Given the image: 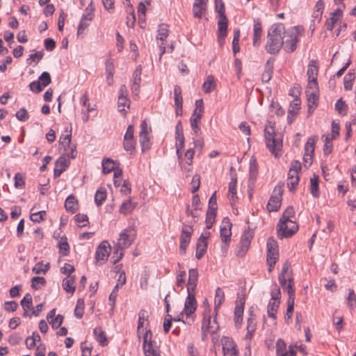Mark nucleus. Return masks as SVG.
I'll list each match as a JSON object with an SVG mask.
<instances>
[{"label":"nucleus","mask_w":356,"mask_h":356,"mask_svg":"<svg viewBox=\"0 0 356 356\" xmlns=\"http://www.w3.org/2000/svg\"><path fill=\"white\" fill-rule=\"evenodd\" d=\"M298 37L297 27L286 31L282 24H275L268 31L266 50L270 54H276L284 47L286 52H293L296 49Z\"/></svg>","instance_id":"f257e3e1"},{"label":"nucleus","mask_w":356,"mask_h":356,"mask_svg":"<svg viewBox=\"0 0 356 356\" xmlns=\"http://www.w3.org/2000/svg\"><path fill=\"white\" fill-rule=\"evenodd\" d=\"M264 136L267 148L275 157L278 158L282 147V142L276 138L273 127L269 125L265 127Z\"/></svg>","instance_id":"f03ea898"},{"label":"nucleus","mask_w":356,"mask_h":356,"mask_svg":"<svg viewBox=\"0 0 356 356\" xmlns=\"http://www.w3.org/2000/svg\"><path fill=\"white\" fill-rule=\"evenodd\" d=\"M134 240V232L132 229H127L120 234V238L117 243L118 249L114 252V254L118 253V249H120L121 251L117 258L114 260V264H116L121 259L122 257L123 256L122 250L129 247Z\"/></svg>","instance_id":"7ed1b4c3"},{"label":"nucleus","mask_w":356,"mask_h":356,"mask_svg":"<svg viewBox=\"0 0 356 356\" xmlns=\"http://www.w3.org/2000/svg\"><path fill=\"white\" fill-rule=\"evenodd\" d=\"M143 339V348L145 356H160L159 347L156 342L152 340V332L150 330L145 332Z\"/></svg>","instance_id":"20e7f679"},{"label":"nucleus","mask_w":356,"mask_h":356,"mask_svg":"<svg viewBox=\"0 0 356 356\" xmlns=\"http://www.w3.org/2000/svg\"><path fill=\"white\" fill-rule=\"evenodd\" d=\"M279 258L278 245L277 242L272 238L267 241L266 261L268 266V271L271 272Z\"/></svg>","instance_id":"39448f33"},{"label":"nucleus","mask_w":356,"mask_h":356,"mask_svg":"<svg viewBox=\"0 0 356 356\" xmlns=\"http://www.w3.org/2000/svg\"><path fill=\"white\" fill-rule=\"evenodd\" d=\"M298 229V226L293 220H280L277 225V235L280 238H289L292 236Z\"/></svg>","instance_id":"423d86ee"},{"label":"nucleus","mask_w":356,"mask_h":356,"mask_svg":"<svg viewBox=\"0 0 356 356\" xmlns=\"http://www.w3.org/2000/svg\"><path fill=\"white\" fill-rule=\"evenodd\" d=\"M284 192L282 185H277L271 195L267 204V209L270 211H277L282 203V194Z\"/></svg>","instance_id":"0eeeda50"},{"label":"nucleus","mask_w":356,"mask_h":356,"mask_svg":"<svg viewBox=\"0 0 356 356\" xmlns=\"http://www.w3.org/2000/svg\"><path fill=\"white\" fill-rule=\"evenodd\" d=\"M280 290L275 286L274 289L271 291V299L268 305V316L273 318L276 319V313L280 305Z\"/></svg>","instance_id":"6e6552de"},{"label":"nucleus","mask_w":356,"mask_h":356,"mask_svg":"<svg viewBox=\"0 0 356 356\" xmlns=\"http://www.w3.org/2000/svg\"><path fill=\"white\" fill-rule=\"evenodd\" d=\"M193 229V227L188 225L184 224L180 236V252L182 254L186 253V248L191 241V236Z\"/></svg>","instance_id":"1a4fd4ad"},{"label":"nucleus","mask_w":356,"mask_h":356,"mask_svg":"<svg viewBox=\"0 0 356 356\" xmlns=\"http://www.w3.org/2000/svg\"><path fill=\"white\" fill-rule=\"evenodd\" d=\"M139 142L143 152L148 151L151 148L152 143L149 137V131L146 120H143L140 124L139 133Z\"/></svg>","instance_id":"9d476101"},{"label":"nucleus","mask_w":356,"mask_h":356,"mask_svg":"<svg viewBox=\"0 0 356 356\" xmlns=\"http://www.w3.org/2000/svg\"><path fill=\"white\" fill-rule=\"evenodd\" d=\"M111 246L107 241H103L98 246L95 253V260L97 265L104 264L108 259Z\"/></svg>","instance_id":"9b49d317"},{"label":"nucleus","mask_w":356,"mask_h":356,"mask_svg":"<svg viewBox=\"0 0 356 356\" xmlns=\"http://www.w3.org/2000/svg\"><path fill=\"white\" fill-rule=\"evenodd\" d=\"M317 140V136L309 138L305 145V154L303 157L304 165L305 167L310 166L313 160V154L315 149V144Z\"/></svg>","instance_id":"f8f14e48"},{"label":"nucleus","mask_w":356,"mask_h":356,"mask_svg":"<svg viewBox=\"0 0 356 356\" xmlns=\"http://www.w3.org/2000/svg\"><path fill=\"white\" fill-rule=\"evenodd\" d=\"M203 305L204 307V310L203 313L204 318L202 325V340H204L206 338V331L209 330V328L210 320L211 318V309L207 300L204 301Z\"/></svg>","instance_id":"ddd939ff"},{"label":"nucleus","mask_w":356,"mask_h":356,"mask_svg":"<svg viewBox=\"0 0 356 356\" xmlns=\"http://www.w3.org/2000/svg\"><path fill=\"white\" fill-rule=\"evenodd\" d=\"M222 350L224 356H238V352L234 341L229 337H223Z\"/></svg>","instance_id":"4468645a"},{"label":"nucleus","mask_w":356,"mask_h":356,"mask_svg":"<svg viewBox=\"0 0 356 356\" xmlns=\"http://www.w3.org/2000/svg\"><path fill=\"white\" fill-rule=\"evenodd\" d=\"M149 313L147 311L142 309L140 311L138 314V323L137 327V335L138 338H140V334L144 332V330H149L147 327L149 326Z\"/></svg>","instance_id":"2eb2a0df"},{"label":"nucleus","mask_w":356,"mask_h":356,"mask_svg":"<svg viewBox=\"0 0 356 356\" xmlns=\"http://www.w3.org/2000/svg\"><path fill=\"white\" fill-rule=\"evenodd\" d=\"M228 19L226 16L220 17L218 22V40L220 45L225 42V38L227 36Z\"/></svg>","instance_id":"dca6fc26"},{"label":"nucleus","mask_w":356,"mask_h":356,"mask_svg":"<svg viewBox=\"0 0 356 356\" xmlns=\"http://www.w3.org/2000/svg\"><path fill=\"white\" fill-rule=\"evenodd\" d=\"M168 35L169 30L168 26L166 24H161L159 26L158 34L156 36V40L158 41H161V43L159 44V47L161 50L160 58H161L162 55L165 52V47L164 42L165 41V39L168 38Z\"/></svg>","instance_id":"f3484780"},{"label":"nucleus","mask_w":356,"mask_h":356,"mask_svg":"<svg viewBox=\"0 0 356 356\" xmlns=\"http://www.w3.org/2000/svg\"><path fill=\"white\" fill-rule=\"evenodd\" d=\"M65 134H62L59 138L60 149L63 150V155H65L69 149L73 145L71 143L72 141V128L68 129L67 128L65 130Z\"/></svg>","instance_id":"a211bd4d"},{"label":"nucleus","mask_w":356,"mask_h":356,"mask_svg":"<svg viewBox=\"0 0 356 356\" xmlns=\"http://www.w3.org/2000/svg\"><path fill=\"white\" fill-rule=\"evenodd\" d=\"M293 280L290 279L287 286L289 300L287 302L286 315L289 318L291 317L295 302V289L293 288Z\"/></svg>","instance_id":"6ab92c4d"},{"label":"nucleus","mask_w":356,"mask_h":356,"mask_svg":"<svg viewBox=\"0 0 356 356\" xmlns=\"http://www.w3.org/2000/svg\"><path fill=\"white\" fill-rule=\"evenodd\" d=\"M70 165V159L65 156H60L55 163L54 175L59 177L60 175Z\"/></svg>","instance_id":"aec40b11"},{"label":"nucleus","mask_w":356,"mask_h":356,"mask_svg":"<svg viewBox=\"0 0 356 356\" xmlns=\"http://www.w3.org/2000/svg\"><path fill=\"white\" fill-rule=\"evenodd\" d=\"M195 291H188V297L184 305V312L187 316L194 313L197 308V303L195 298Z\"/></svg>","instance_id":"412c9836"},{"label":"nucleus","mask_w":356,"mask_h":356,"mask_svg":"<svg viewBox=\"0 0 356 356\" xmlns=\"http://www.w3.org/2000/svg\"><path fill=\"white\" fill-rule=\"evenodd\" d=\"M208 0H195L193 5V14L196 18H201L206 10Z\"/></svg>","instance_id":"4be33fe9"},{"label":"nucleus","mask_w":356,"mask_h":356,"mask_svg":"<svg viewBox=\"0 0 356 356\" xmlns=\"http://www.w3.org/2000/svg\"><path fill=\"white\" fill-rule=\"evenodd\" d=\"M188 280L187 283V291H195L198 279V272L196 268H191L188 271Z\"/></svg>","instance_id":"5701e85b"},{"label":"nucleus","mask_w":356,"mask_h":356,"mask_svg":"<svg viewBox=\"0 0 356 356\" xmlns=\"http://www.w3.org/2000/svg\"><path fill=\"white\" fill-rule=\"evenodd\" d=\"M231 227L232 224L229 222H223L222 225L220 227V238L222 241L225 244L228 243L231 240Z\"/></svg>","instance_id":"b1692460"},{"label":"nucleus","mask_w":356,"mask_h":356,"mask_svg":"<svg viewBox=\"0 0 356 356\" xmlns=\"http://www.w3.org/2000/svg\"><path fill=\"white\" fill-rule=\"evenodd\" d=\"M262 33L261 23L259 19L254 20V35H253V45L259 46L261 41Z\"/></svg>","instance_id":"393cba45"},{"label":"nucleus","mask_w":356,"mask_h":356,"mask_svg":"<svg viewBox=\"0 0 356 356\" xmlns=\"http://www.w3.org/2000/svg\"><path fill=\"white\" fill-rule=\"evenodd\" d=\"M225 300V293L222 289L220 287H218L216 290L215 295V301H214V312L216 316L218 314V312Z\"/></svg>","instance_id":"a878e982"},{"label":"nucleus","mask_w":356,"mask_h":356,"mask_svg":"<svg viewBox=\"0 0 356 356\" xmlns=\"http://www.w3.org/2000/svg\"><path fill=\"white\" fill-rule=\"evenodd\" d=\"M75 276H67L66 278H64L63 280V289L70 293H74L75 291Z\"/></svg>","instance_id":"bb28decb"},{"label":"nucleus","mask_w":356,"mask_h":356,"mask_svg":"<svg viewBox=\"0 0 356 356\" xmlns=\"http://www.w3.org/2000/svg\"><path fill=\"white\" fill-rule=\"evenodd\" d=\"M318 92H306V95L307 97L308 102V111L311 112V110H314L318 105Z\"/></svg>","instance_id":"cd10ccee"},{"label":"nucleus","mask_w":356,"mask_h":356,"mask_svg":"<svg viewBox=\"0 0 356 356\" xmlns=\"http://www.w3.org/2000/svg\"><path fill=\"white\" fill-rule=\"evenodd\" d=\"M237 184V177L236 175H233L232 177L231 181L229 183V190H228V197L230 201L234 202L236 198V186Z\"/></svg>","instance_id":"c85d7f7f"},{"label":"nucleus","mask_w":356,"mask_h":356,"mask_svg":"<svg viewBox=\"0 0 356 356\" xmlns=\"http://www.w3.org/2000/svg\"><path fill=\"white\" fill-rule=\"evenodd\" d=\"M216 87V83L213 76L209 75L202 85L204 92L206 93H210L212 90H215Z\"/></svg>","instance_id":"c756f323"},{"label":"nucleus","mask_w":356,"mask_h":356,"mask_svg":"<svg viewBox=\"0 0 356 356\" xmlns=\"http://www.w3.org/2000/svg\"><path fill=\"white\" fill-rule=\"evenodd\" d=\"M65 207L67 211L74 213L78 209V202L73 195H70L65 200Z\"/></svg>","instance_id":"7c9ffc66"},{"label":"nucleus","mask_w":356,"mask_h":356,"mask_svg":"<svg viewBox=\"0 0 356 356\" xmlns=\"http://www.w3.org/2000/svg\"><path fill=\"white\" fill-rule=\"evenodd\" d=\"M96 340L99 343L100 345L104 346L107 344V338L105 332L102 330V327H95L93 330Z\"/></svg>","instance_id":"2f4dec72"},{"label":"nucleus","mask_w":356,"mask_h":356,"mask_svg":"<svg viewBox=\"0 0 356 356\" xmlns=\"http://www.w3.org/2000/svg\"><path fill=\"white\" fill-rule=\"evenodd\" d=\"M273 71V65L270 60H268L265 65V70L261 75V80L263 82H268L271 77Z\"/></svg>","instance_id":"473e14b6"},{"label":"nucleus","mask_w":356,"mask_h":356,"mask_svg":"<svg viewBox=\"0 0 356 356\" xmlns=\"http://www.w3.org/2000/svg\"><path fill=\"white\" fill-rule=\"evenodd\" d=\"M301 169V163L298 161H293L288 174V179L299 177L298 173Z\"/></svg>","instance_id":"72a5a7b5"},{"label":"nucleus","mask_w":356,"mask_h":356,"mask_svg":"<svg viewBox=\"0 0 356 356\" xmlns=\"http://www.w3.org/2000/svg\"><path fill=\"white\" fill-rule=\"evenodd\" d=\"M102 168L103 173H110L116 168V163L111 159H104L102 161Z\"/></svg>","instance_id":"f704fd0d"},{"label":"nucleus","mask_w":356,"mask_h":356,"mask_svg":"<svg viewBox=\"0 0 356 356\" xmlns=\"http://www.w3.org/2000/svg\"><path fill=\"white\" fill-rule=\"evenodd\" d=\"M318 67L315 60H312L307 69L308 79H317Z\"/></svg>","instance_id":"c9c22d12"},{"label":"nucleus","mask_w":356,"mask_h":356,"mask_svg":"<svg viewBox=\"0 0 356 356\" xmlns=\"http://www.w3.org/2000/svg\"><path fill=\"white\" fill-rule=\"evenodd\" d=\"M256 328L257 322L255 317H249L248 319L246 338L250 339L253 335V333L256 330Z\"/></svg>","instance_id":"e433bc0d"},{"label":"nucleus","mask_w":356,"mask_h":356,"mask_svg":"<svg viewBox=\"0 0 356 356\" xmlns=\"http://www.w3.org/2000/svg\"><path fill=\"white\" fill-rule=\"evenodd\" d=\"M176 139L177 143L179 144V148H184V136L183 134L181 122V121L178 122L176 125Z\"/></svg>","instance_id":"4c0bfd02"},{"label":"nucleus","mask_w":356,"mask_h":356,"mask_svg":"<svg viewBox=\"0 0 356 356\" xmlns=\"http://www.w3.org/2000/svg\"><path fill=\"white\" fill-rule=\"evenodd\" d=\"M203 112H204L203 100L202 99L196 100L195 101V109L193 111L192 118L201 120V118L202 117Z\"/></svg>","instance_id":"58836bf2"},{"label":"nucleus","mask_w":356,"mask_h":356,"mask_svg":"<svg viewBox=\"0 0 356 356\" xmlns=\"http://www.w3.org/2000/svg\"><path fill=\"white\" fill-rule=\"evenodd\" d=\"M245 298L244 296L238 297L236 302V307L234 309V316H243Z\"/></svg>","instance_id":"ea45409f"},{"label":"nucleus","mask_w":356,"mask_h":356,"mask_svg":"<svg viewBox=\"0 0 356 356\" xmlns=\"http://www.w3.org/2000/svg\"><path fill=\"white\" fill-rule=\"evenodd\" d=\"M286 344L282 339H279L276 342V355L288 356V352L286 351Z\"/></svg>","instance_id":"a19ab883"},{"label":"nucleus","mask_w":356,"mask_h":356,"mask_svg":"<svg viewBox=\"0 0 356 356\" xmlns=\"http://www.w3.org/2000/svg\"><path fill=\"white\" fill-rule=\"evenodd\" d=\"M106 198V188L101 187L99 188L95 196V202L97 206H100L103 204Z\"/></svg>","instance_id":"79ce46f5"},{"label":"nucleus","mask_w":356,"mask_h":356,"mask_svg":"<svg viewBox=\"0 0 356 356\" xmlns=\"http://www.w3.org/2000/svg\"><path fill=\"white\" fill-rule=\"evenodd\" d=\"M258 173V167L255 159H250L249 166L250 181L254 182Z\"/></svg>","instance_id":"37998d69"},{"label":"nucleus","mask_w":356,"mask_h":356,"mask_svg":"<svg viewBox=\"0 0 356 356\" xmlns=\"http://www.w3.org/2000/svg\"><path fill=\"white\" fill-rule=\"evenodd\" d=\"M342 17L338 16V14H334V12L330 13V17L325 22V26L328 31H332L335 24Z\"/></svg>","instance_id":"c03bdc74"},{"label":"nucleus","mask_w":356,"mask_h":356,"mask_svg":"<svg viewBox=\"0 0 356 356\" xmlns=\"http://www.w3.org/2000/svg\"><path fill=\"white\" fill-rule=\"evenodd\" d=\"M310 184L312 195L315 197H318V177L316 175H314L313 177L310 179Z\"/></svg>","instance_id":"a18cd8bd"},{"label":"nucleus","mask_w":356,"mask_h":356,"mask_svg":"<svg viewBox=\"0 0 356 356\" xmlns=\"http://www.w3.org/2000/svg\"><path fill=\"white\" fill-rule=\"evenodd\" d=\"M174 96L175 106L178 108H182L183 100L181 95V88L179 86H175L174 88Z\"/></svg>","instance_id":"49530a36"},{"label":"nucleus","mask_w":356,"mask_h":356,"mask_svg":"<svg viewBox=\"0 0 356 356\" xmlns=\"http://www.w3.org/2000/svg\"><path fill=\"white\" fill-rule=\"evenodd\" d=\"M118 104L119 111L126 113L127 111L125 110V107H127V108H129L130 100L129 99V98L127 97L119 96Z\"/></svg>","instance_id":"de8ad7c7"},{"label":"nucleus","mask_w":356,"mask_h":356,"mask_svg":"<svg viewBox=\"0 0 356 356\" xmlns=\"http://www.w3.org/2000/svg\"><path fill=\"white\" fill-rule=\"evenodd\" d=\"M15 187L17 189H23L25 187V176L19 172L15 174Z\"/></svg>","instance_id":"09e8293b"},{"label":"nucleus","mask_w":356,"mask_h":356,"mask_svg":"<svg viewBox=\"0 0 356 356\" xmlns=\"http://www.w3.org/2000/svg\"><path fill=\"white\" fill-rule=\"evenodd\" d=\"M216 211L213 210H207V216H206V227L207 229L211 228L216 218Z\"/></svg>","instance_id":"8fccbe9b"},{"label":"nucleus","mask_w":356,"mask_h":356,"mask_svg":"<svg viewBox=\"0 0 356 356\" xmlns=\"http://www.w3.org/2000/svg\"><path fill=\"white\" fill-rule=\"evenodd\" d=\"M136 140L135 139H127L124 138L123 140V147L125 151L129 152L130 154H132L136 148Z\"/></svg>","instance_id":"3c124183"},{"label":"nucleus","mask_w":356,"mask_h":356,"mask_svg":"<svg viewBox=\"0 0 356 356\" xmlns=\"http://www.w3.org/2000/svg\"><path fill=\"white\" fill-rule=\"evenodd\" d=\"M239 38H240L239 29L234 30V38H233V41H232V48H233V52L234 54L238 53L240 50Z\"/></svg>","instance_id":"603ef678"},{"label":"nucleus","mask_w":356,"mask_h":356,"mask_svg":"<svg viewBox=\"0 0 356 356\" xmlns=\"http://www.w3.org/2000/svg\"><path fill=\"white\" fill-rule=\"evenodd\" d=\"M58 248L60 249V253L63 255L66 256L69 253V245L67 242L65 237H62L58 242Z\"/></svg>","instance_id":"864d4df0"},{"label":"nucleus","mask_w":356,"mask_h":356,"mask_svg":"<svg viewBox=\"0 0 356 356\" xmlns=\"http://www.w3.org/2000/svg\"><path fill=\"white\" fill-rule=\"evenodd\" d=\"M134 208V205L131 200L124 202L120 208V211L123 214H128L132 211Z\"/></svg>","instance_id":"5fc2aeb1"},{"label":"nucleus","mask_w":356,"mask_h":356,"mask_svg":"<svg viewBox=\"0 0 356 356\" xmlns=\"http://www.w3.org/2000/svg\"><path fill=\"white\" fill-rule=\"evenodd\" d=\"M32 297L29 293L26 294L21 301V305L24 310L32 309Z\"/></svg>","instance_id":"6e6d98bb"},{"label":"nucleus","mask_w":356,"mask_h":356,"mask_svg":"<svg viewBox=\"0 0 356 356\" xmlns=\"http://www.w3.org/2000/svg\"><path fill=\"white\" fill-rule=\"evenodd\" d=\"M355 73H348L344 77V88L346 90H351L353 86V81L355 79Z\"/></svg>","instance_id":"4d7b16f0"},{"label":"nucleus","mask_w":356,"mask_h":356,"mask_svg":"<svg viewBox=\"0 0 356 356\" xmlns=\"http://www.w3.org/2000/svg\"><path fill=\"white\" fill-rule=\"evenodd\" d=\"M39 81L43 88H45L49 85L51 82L49 73L47 72H42V74L39 76Z\"/></svg>","instance_id":"13d9d810"},{"label":"nucleus","mask_w":356,"mask_h":356,"mask_svg":"<svg viewBox=\"0 0 356 356\" xmlns=\"http://www.w3.org/2000/svg\"><path fill=\"white\" fill-rule=\"evenodd\" d=\"M300 99L298 97H296L293 102L290 104L289 113L291 115H296L298 113V111L300 108Z\"/></svg>","instance_id":"bf43d9fd"},{"label":"nucleus","mask_w":356,"mask_h":356,"mask_svg":"<svg viewBox=\"0 0 356 356\" xmlns=\"http://www.w3.org/2000/svg\"><path fill=\"white\" fill-rule=\"evenodd\" d=\"M49 268V264H43L42 262H39L33 268V272L35 274H40L41 273H46Z\"/></svg>","instance_id":"052dcab7"},{"label":"nucleus","mask_w":356,"mask_h":356,"mask_svg":"<svg viewBox=\"0 0 356 356\" xmlns=\"http://www.w3.org/2000/svg\"><path fill=\"white\" fill-rule=\"evenodd\" d=\"M46 280L43 277H33L31 279V287L35 290L40 288V285L44 286Z\"/></svg>","instance_id":"680f3d73"},{"label":"nucleus","mask_w":356,"mask_h":356,"mask_svg":"<svg viewBox=\"0 0 356 356\" xmlns=\"http://www.w3.org/2000/svg\"><path fill=\"white\" fill-rule=\"evenodd\" d=\"M84 302L82 299H79L74 309V315L78 318H82L83 315Z\"/></svg>","instance_id":"e2e57ef3"},{"label":"nucleus","mask_w":356,"mask_h":356,"mask_svg":"<svg viewBox=\"0 0 356 356\" xmlns=\"http://www.w3.org/2000/svg\"><path fill=\"white\" fill-rule=\"evenodd\" d=\"M295 211L292 207L289 206L282 213V216L280 218L282 222L284 220H291V218H293L294 216Z\"/></svg>","instance_id":"0e129e2a"},{"label":"nucleus","mask_w":356,"mask_h":356,"mask_svg":"<svg viewBox=\"0 0 356 356\" xmlns=\"http://www.w3.org/2000/svg\"><path fill=\"white\" fill-rule=\"evenodd\" d=\"M348 305L350 309L356 306V295L353 289H349L348 296L347 298Z\"/></svg>","instance_id":"69168bd1"},{"label":"nucleus","mask_w":356,"mask_h":356,"mask_svg":"<svg viewBox=\"0 0 356 356\" xmlns=\"http://www.w3.org/2000/svg\"><path fill=\"white\" fill-rule=\"evenodd\" d=\"M94 17V9L91 6H88L82 15L81 19L91 22Z\"/></svg>","instance_id":"338daca9"},{"label":"nucleus","mask_w":356,"mask_h":356,"mask_svg":"<svg viewBox=\"0 0 356 356\" xmlns=\"http://www.w3.org/2000/svg\"><path fill=\"white\" fill-rule=\"evenodd\" d=\"M45 216L46 211H40L31 213L30 218L34 222H40L41 220L44 219Z\"/></svg>","instance_id":"774afa93"}]
</instances>
